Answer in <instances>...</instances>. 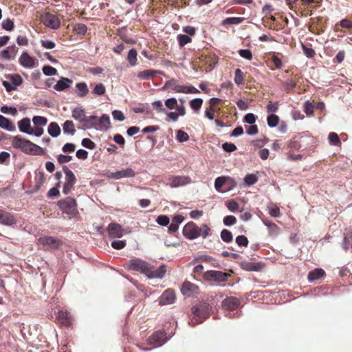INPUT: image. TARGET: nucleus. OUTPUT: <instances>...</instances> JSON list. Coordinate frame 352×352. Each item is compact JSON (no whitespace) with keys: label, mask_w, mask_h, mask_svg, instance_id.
I'll return each mask as SVG.
<instances>
[{"label":"nucleus","mask_w":352,"mask_h":352,"mask_svg":"<svg viewBox=\"0 0 352 352\" xmlns=\"http://www.w3.org/2000/svg\"><path fill=\"white\" fill-rule=\"evenodd\" d=\"M240 305L239 300L234 297H228L222 302L223 307L229 310H233L237 308Z\"/></svg>","instance_id":"412c9836"},{"label":"nucleus","mask_w":352,"mask_h":352,"mask_svg":"<svg viewBox=\"0 0 352 352\" xmlns=\"http://www.w3.org/2000/svg\"><path fill=\"white\" fill-rule=\"evenodd\" d=\"M2 28L7 31H12L14 28V21L10 19H6L2 21Z\"/></svg>","instance_id":"3c124183"},{"label":"nucleus","mask_w":352,"mask_h":352,"mask_svg":"<svg viewBox=\"0 0 352 352\" xmlns=\"http://www.w3.org/2000/svg\"><path fill=\"white\" fill-rule=\"evenodd\" d=\"M72 118L78 121L80 124L86 118L85 111L82 107H76L72 111Z\"/></svg>","instance_id":"bb28decb"},{"label":"nucleus","mask_w":352,"mask_h":352,"mask_svg":"<svg viewBox=\"0 0 352 352\" xmlns=\"http://www.w3.org/2000/svg\"><path fill=\"white\" fill-rule=\"evenodd\" d=\"M60 182H58L56 186L50 189V190L48 191L47 194V196L48 197H57L60 194V192H59V190H58V187L60 186Z\"/></svg>","instance_id":"13d9d810"},{"label":"nucleus","mask_w":352,"mask_h":352,"mask_svg":"<svg viewBox=\"0 0 352 352\" xmlns=\"http://www.w3.org/2000/svg\"><path fill=\"white\" fill-rule=\"evenodd\" d=\"M63 130L65 134L74 135L76 133L74 122L72 120H66L63 124Z\"/></svg>","instance_id":"2f4dec72"},{"label":"nucleus","mask_w":352,"mask_h":352,"mask_svg":"<svg viewBox=\"0 0 352 352\" xmlns=\"http://www.w3.org/2000/svg\"><path fill=\"white\" fill-rule=\"evenodd\" d=\"M127 269L134 270L144 274L147 278L162 279L165 276L167 266L161 265L157 269L154 270L153 266L148 262L136 258L129 261Z\"/></svg>","instance_id":"f257e3e1"},{"label":"nucleus","mask_w":352,"mask_h":352,"mask_svg":"<svg viewBox=\"0 0 352 352\" xmlns=\"http://www.w3.org/2000/svg\"><path fill=\"white\" fill-rule=\"evenodd\" d=\"M234 82L237 85H240L243 82V72L239 69H236L234 72Z\"/></svg>","instance_id":"603ef678"},{"label":"nucleus","mask_w":352,"mask_h":352,"mask_svg":"<svg viewBox=\"0 0 352 352\" xmlns=\"http://www.w3.org/2000/svg\"><path fill=\"white\" fill-rule=\"evenodd\" d=\"M156 222L162 226H166L170 222V219L166 215H160L156 219Z\"/></svg>","instance_id":"052dcab7"},{"label":"nucleus","mask_w":352,"mask_h":352,"mask_svg":"<svg viewBox=\"0 0 352 352\" xmlns=\"http://www.w3.org/2000/svg\"><path fill=\"white\" fill-rule=\"evenodd\" d=\"M41 22L47 27L56 30L60 27V20L55 15L50 13H44L41 15Z\"/></svg>","instance_id":"423d86ee"},{"label":"nucleus","mask_w":352,"mask_h":352,"mask_svg":"<svg viewBox=\"0 0 352 352\" xmlns=\"http://www.w3.org/2000/svg\"><path fill=\"white\" fill-rule=\"evenodd\" d=\"M43 73L46 76H52L57 74V70L50 65H45L43 67Z\"/></svg>","instance_id":"de8ad7c7"},{"label":"nucleus","mask_w":352,"mask_h":352,"mask_svg":"<svg viewBox=\"0 0 352 352\" xmlns=\"http://www.w3.org/2000/svg\"><path fill=\"white\" fill-rule=\"evenodd\" d=\"M228 179V177L223 176L217 177L214 181L215 190L219 192H223V191L221 190V188Z\"/></svg>","instance_id":"c9c22d12"},{"label":"nucleus","mask_w":352,"mask_h":352,"mask_svg":"<svg viewBox=\"0 0 352 352\" xmlns=\"http://www.w3.org/2000/svg\"><path fill=\"white\" fill-rule=\"evenodd\" d=\"M303 109H304V111L307 114V116H311L313 115L314 106L312 102H311L308 100L306 101L304 103Z\"/></svg>","instance_id":"5fc2aeb1"},{"label":"nucleus","mask_w":352,"mask_h":352,"mask_svg":"<svg viewBox=\"0 0 352 352\" xmlns=\"http://www.w3.org/2000/svg\"><path fill=\"white\" fill-rule=\"evenodd\" d=\"M173 91L177 93H183V94H198L199 91L195 88V87L185 86V85H179L177 84V86L173 87Z\"/></svg>","instance_id":"393cba45"},{"label":"nucleus","mask_w":352,"mask_h":352,"mask_svg":"<svg viewBox=\"0 0 352 352\" xmlns=\"http://www.w3.org/2000/svg\"><path fill=\"white\" fill-rule=\"evenodd\" d=\"M0 223L11 226L16 223V219L11 213L0 209Z\"/></svg>","instance_id":"ddd939ff"},{"label":"nucleus","mask_w":352,"mask_h":352,"mask_svg":"<svg viewBox=\"0 0 352 352\" xmlns=\"http://www.w3.org/2000/svg\"><path fill=\"white\" fill-rule=\"evenodd\" d=\"M177 41L179 42V45L181 47H184L185 45L191 42V38L186 34H179L177 36Z\"/></svg>","instance_id":"09e8293b"},{"label":"nucleus","mask_w":352,"mask_h":352,"mask_svg":"<svg viewBox=\"0 0 352 352\" xmlns=\"http://www.w3.org/2000/svg\"><path fill=\"white\" fill-rule=\"evenodd\" d=\"M1 112L4 114H10V115L14 116L17 113V109H16V108L13 107H8V106L4 105L1 107Z\"/></svg>","instance_id":"8fccbe9b"},{"label":"nucleus","mask_w":352,"mask_h":352,"mask_svg":"<svg viewBox=\"0 0 352 352\" xmlns=\"http://www.w3.org/2000/svg\"><path fill=\"white\" fill-rule=\"evenodd\" d=\"M352 242V230H348L344 234V239L342 243V247L344 250L349 248L350 244Z\"/></svg>","instance_id":"72a5a7b5"},{"label":"nucleus","mask_w":352,"mask_h":352,"mask_svg":"<svg viewBox=\"0 0 352 352\" xmlns=\"http://www.w3.org/2000/svg\"><path fill=\"white\" fill-rule=\"evenodd\" d=\"M137 52L134 48L131 49L129 51L127 55V60L129 61L131 65L135 66L137 65Z\"/></svg>","instance_id":"58836bf2"},{"label":"nucleus","mask_w":352,"mask_h":352,"mask_svg":"<svg viewBox=\"0 0 352 352\" xmlns=\"http://www.w3.org/2000/svg\"><path fill=\"white\" fill-rule=\"evenodd\" d=\"M81 144L84 147L91 150L94 149L96 148V144L89 138L82 139Z\"/></svg>","instance_id":"69168bd1"},{"label":"nucleus","mask_w":352,"mask_h":352,"mask_svg":"<svg viewBox=\"0 0 352 352\" xmlns=\"http://www.w3.org/2000/svg\"><path fill=\"white\" fill-rule=\"evenodd\" d=\"M32 122L35 126L43 127L47 123V119L45 117L36 116L32 118Z\"/></svg>","instance_id":"e433bc0d"},{"label":"nucleus","mask_w":352,"mask_h":352,"mask_svg":"<svg viewBox=\"0 0 352 352\" xmlns=\"http://www.w3.org/2000/svg\"><path fill=\"white\" fill-rule=\"evenodd\" d=\"M162 72L153 69H146L140 72L138 76L140 79H149L153 78L156 74H161Z\"/></svg>","instance_id":"7c9ffc66"},{"label":"nucleus","mask_w":352,"mask_h":352,"mask_svg":"<svg viewBox=\"0 0 352 352\" xmlns=\"http://www.w3.org/2000/svg\"><path fill=\"white\" fill-rule=\"evenodd\" d=\"M57 319L58 321L65 326H69L72 324L71 314L64 310H60L58 312Z\"/></svg>","instance_id":"5701e85b"},{"label":"nucleus","mask_w":352,"mask_h":352,"mask_svg":"<svg viewBox=\"0 0 352 352\" xmlns=\"http://www.w3.org/2000/svg\"><path fill=\"white\" fill-rule=\"evenodd\" d=\"M328 140H329L330 144H331L333 146H340L341 144V142H340L339 136L338 135L337 133H336L334 132H331L329 134Z\"/></svg>","instance_id":"c03bdc74"},{"label":"nucleus","mask_w":352,"mask_h":352,"mask_svg":"<svg viewBox=\"0 0 352 352\" xmlns=\"http://www.w3.org/2000/svg\"><path fill=\"white\" fill-rule=\"evenodd\" d=\"M175 294L171 289H166L159 298V304L161 305H170L175 302Z\"/></svg>","instance_id":"f8f14e48"},{"label":"nucleus","mask_w":352,"mask_h":352,"mask_svg":"<svg viewBox=\"0 0 352 352\" xmlns=\"http://www.w3.org/2000/svg\"><path fill=\"white\" fill-rule=\"evenodd\" d=\"M74 30L78 34L84 35L87 31V28L83 23H78L75 25Z\"/></svg>","instance_id":"0e129e2a"},{"label":"nucleus","mask_w":352,"mask_h":352,"mask_svg":"<svg viewBox=\"0 0 352 352\" xmlns=\"http://www.w3.org/2000/svg\"><path fill=\"white\" fill-rule=\"evenodd\" d=\"M105 86L102 83L100 82L95 85L91 94L96 96H102L105 93Z\"/></svg>","instance_id":"a18cd8bd"},{"label":"nucleus","mask_w":352,"mask_h":352,"mask_svg":"<svg viewBox=\"0 0 352 352\" xmlns=\"http://www.w3.org/2000/svg\"><path fill=\"white\" fill-rule=\"evenodd\" d=\"M136 175L135 171L131 168H127L116 172L107 173V177L113 179H120L122 178L134 177Z\"/></svg>","instance_id":"0eeeda50"},{"label":"nucleus","mask_w":352,"mask_h":352,"mask_svg":"<svg viewBox=\"0 0 352 352\" xmlns=\"http://www.w3.org/2000/svg\"><path fill=\"white\" fill-rule=\"evenodd\" d=\"M228 277V274L227 273L221 271L210 270L204 274L206 280L215 282H224L227 280Z\"/></svg>","instance_id":"9d476101"},{"label":"nucleus","mask_w":352,"mask_h":352,"mask_svg":"<svg viewBox=\"0 0 352 352\" xmlns=\"http://www.w3.org/2000/svg\"><path fill=\"white\" fill-rule=\"evenodd\" d=\"M47 132L51 137L56 138L60 134L61 130L57 122H52L48 125Z\"/></svg>","instance_id":"c756f323"},{"label":"nucleus","mask_w":352,"mask_h":352,"mask_svg":"<svg viewBox=\"0 0 352 352\" xmlns=\"http://www.w3.org/2000/svg\"><path fill=\"white\" fill-rule=\"evenodd\" d=\"M19 63L25 68H33L35 66L34 59L27 52H23L19 58Z\"/></svg>","instance_id":"f3484780"},{"label":"nucleus","mask_w":352,"mask_h":352,"mask_svg":"<svg viewBox=\"0 0 352 352\" xmlns=\"http://www.w3.org/2000/svg\"><path fill=\"white\" fill-rule=\"evenodd\" d=\"M110 118L107 114H103L100 118H98L96 124L97 131H106L110 128Z\"/></svg>","instance_id":"a211bd4d"},{"label":"nucleus","mask_w":352,"mask_h":352,"mask_svg":"<svg viewBox=\"0 0 352 352\" xmlns=\"http://www.w3.org/2000/svg\"><path fill=\"white\" fill-rule=\"evenodd\" d=\"M73 80L70 78L61 77L60 80L54 86V89L58 91H63L66 89L70 87Z\"/></svg>","instance_id":"aec40b11"},{"label":"nucleus","mask_w":352,"mask_h":352,"mask_svg":"<svg viewBox=\"0 0 352 352\" xmlns=\"http://www.w3.org/2000/svg\"><path fill=\"white\" fill-rule=\"evenodd\" d=\"M176 139L179 142H187L189 140V135L184 131L178 130L177 131Z\"/></svg>","instance_id":"864d4df0"},{"label":"nucleus","mask_w":352,"mask_h":352,"mask_svg":"<svg viewBox=\"0 0 352 352\" xmlns=\"http://www.w3.org/2000/svg\"><path fill=\"white\" fill-rule=\"evenodd\" d=\"M223 222L226 226H231L236 223V219L233 215H228L223 218Z\"/></svg>","instance_id":"4d7b16f0"},{"label":"nucleus","mask_w":352,"mask_h":352,"mask_svg":"<svg viewBox=\"0 0 352 352\" xmlns=\"http://www.w3.org/2000/svg\"><path fill=\"white\" fill-rule=\"evenodd\" d=\"M257 181L258 177L254 174L247 175L244 178V183L247 186H250L256 184Z\"/></svg>","instance_id":"49530a36"},{"label":"nucleus","mask_w":352,"mask_h":352,"mask_svg":"<svg viewBox=\"0 0 352 352\" xmlns=\"http://www.w3.org/2000/svg\"><path fill=\"white\" fill-rule=\"evenodd\" d=\"M236 243L239 246L247 247L248 245V239L244 235H239L236 238Z\"/></svg>","instance_id":"bf43d9fd"},{"label":"nucleus","mask_w":352,"mask_h":352,"mask_svg":"<svg viewBox=\"0 0 352 352\" xmlns=\"http://www.w3.org/2000/svg\"><path fill=\"white\" fill-rule=\"evenodd\" d=\"M201 228L195 223L190 221L184 226L182 232L186 239L192 240L201 236Z\"/></svg>","instance_id":"39448f33"},{"label":"nucleus","mask_w":352,"mask_h":352,"mask_svg":"<svg viewBox=\"0 0 352 352\" xmlns=\"http://www.w3.org/2000/svg\"><path fill=\"white\" fill-rule=\"evenodd\" d=\"M38 242L43 246L47 248H50L52 250L58 249L62 245V242L60 239L50 236L40 237Z\"/></svg>","instance_id":"1a4fd4ad"},{"label":"nucleus","mask_w":352,"mask_h":352,"mask_svg":"<svg viewBox=\"0 0 352 352\" xmlns=\"http://www.w3.org/2000/svg\"><path fill=\"white\" fill-rule=\"evenodd\" d=\"M10 140L14 148L19 149L25 154L41 155L44 153L41 147L21 135L12 136Z\"/></svg>","instance_id":"f03ea898"},{"label":"nucleus","mask_w":352,"mask_h":352,"mask_svg":"<svg viewBox=\"0 0 352 352\" xmlns=\"http://www.w3.org/2000/svg\"><path fill=\"white\" fill-rule=\"evenodd\" d=\"M57 205L62 212L67 214H74L77 211L76 201L70 197L59 200Z\"/></svg>","instance_id":"7ed1b4c3"},{"label":"nucleus","mask_w":352,"mask_h":352,"mask_svg":"<svg viewBox=\"0 0 352 352\" xmlns=\"http://www.w3.org/2000/svg\"><path fill=\"white\" fill-rule=\"evenodd\" d=\"M240 266L248 272H260L263 270L264 265L262 263L243 261L240 263Z\"/></svg>","instance_id":"2eb2a0df"},{"label":"nucleus","mask_w":352,"mask_h":352,"mask_svg":"<svg viewBox=\"0 0 352 352\" xmlns=\"http://www.w3.org/2000/svg\"><path fill=\"white\" fill-rule=\"evenodd\" d=\"M89 93V88L87 85L84 82H78L76 85V94L80 98L85 97Z\"/></svg>","instance_id":"cd10ccee"},{"label":"nucleus","mask_w":352,"mask_h":352,"mask_svg":"<svg viewBox=\"0 0 352 352\" xmlns=\"http://www.w3.org/2000/svg\"><path fill=\"white\" fill-rule=\"evenodd\" d=\"M203 100L199 98H194L190 101V106L192 110L197 112L201 107Z\"/></svg>","instance_id":"79ce46f5"},{"label":"nucleus","mask_w":352,"mask_h":352,"mask_svg":"<svg viewBox=\"0 0 352 352\" xmlns=\"http://www.w3.org/2000/svg\"><path fill=\"white\" fill-rule=\"evenodd\" d=\"M107 232L111 238H121L124 234L122 226L116 223H111L107 227Z\"/></svg>","instance_id":"9b49d317"},{"label":"nucleus","mask_w":352,"mask_h":352,"mask_svg":"<svg viewBox=\"0 0 352 352\" xmlns=\"http://www.w3.org/2000/svg\"><path fill=\"white\" fill-rule=\"evenodd\" d=\"M198 287L188 281H185L182 287L181 292L184 295H190L191 294L197 293Z\"/></svg>","instance_id":"a878e982"},{"label":"nucleus","mask_w":352,"mask_h":352,"mask_svg":"<svg viewBox=\"0 0 352 352\" xmlns=\"http://www.w3.org/2000/svg\"><path fill=\"white\" fill-rule=\"evenodd\" d=\"M222 148L227 153H231L236 150V146L233 143L225 142L222 144Z\"/></svg>","instance_id":"774afa93"},{"label":"nucleus","mask_w":352,"mask_h":352,"mask_svg":"<svg viewBox=\"0 0 352 352\" xmlns=\"http://www.w3.org/2000/svg\"><path fill=\"white\" fill-rule=\"evenodd\" d=\"M0 128L10 132H14L16 126L8 118L0 115Z\"/></svg>","instance_id":"b1692460"},{"label":"nucleus","mask_w":352,"mask_h":352,"mask_svg":"<svg viewBox=\"0 0 352 352\" xmlns=\"http://www.w3.org/2000/svg\"><path fill=\"white\" fill-rule=\"evenodd\" d=\"M72 160V156H71V155H63V154H59L57 156V162L60 164L68 163Z\"/></svg>","instance_id":"338daca9"},{"label":"nucleus","mask_w":352,"mask_h":352,"mask_svg":"<svg viewBox=\"0 0 352 352\" xmlns=\"http://www.w3.org/2000/svg\"><path fill=\"white\" fill-rule=\"evenodd\" d=\"M169 180L172 188H177L190 183V179L187 176H173Z\"/></svg>","instance_id":"4468645a"},{"label":"nucleus","mask_w":352,"mask_h":352,"mask_svg":"<svg viewBox=\"0 0 352 352\" xmlns=\"http://www.w3.org/2000/svg\"><path fill=\"white\" fill-rule=\"evenodd\" d=\"M63 170L65 174V182L76 184V177L74 173L67 166H63Z\"/></svg>","instance_id":"473e14b6"},{"label":"nucleus","mask_w":352,"mask_h":352,"mask_svg":"<svg viewBox=\"0 0 352 352\" xmlns=\"http://www.w3.org/2000/svg\"><path fill=\"white\" fill-rule=\"evenodd\" d=\"M220 236L221 240L226 243H230L233 240L232 233L227 229L221 230Z\"/></svg>","instance_id":"4c0bfd02"},{"label":"nucleus","mask_w":352,"mask_h":352,"mask_svg":"<svg viewBox=\"0 0 352 352\" xmlns=\"http://www.w3.org/2000/svg\"><path fill=\"white\" fill-rule=\"evenodd\" d=\"M302 48L303 53L307 58H311L315 56V54H316L315 51L312 48L308 47L302 43Z\"/></svg>","instance_id":"e2e57ef3"},{"label":"nucleus","mask_w":352,"mask_h":352,"mask_svg":"<svg viewBox=\"0 0 352 352\" xmlns=\"http://www.w3.org/2000/svg\"><path fill=\"white\" fill-rule=\"evenodd\" d=\"M165 105L169 109H175L178 106L177 100L175 98H170L166 100Z\"/></svg>","instance_id":"6e6d98bb"},{"label":"nucleus","mask_w":352,"mask_h":352,"mask_svg":"<svg viewBox=\"0 0 352 352\" xmlns=\"http://www.w3.org/2000/svg\"><path fill=\"white\" fill-rule=\"evenodd\" d=\"M263 223L267 228L268 234L270 236H273V237L278 236V234L280 232V228L278 227V226L276 223L272 222L269 219L263 220Z\"/></svg>","instance_id":"4be33fe9"},{"label":"nucleus","mask_w":352,"mask_h":352,"mask_svg":"<svg viewBox=\"0 0 352 352\" xmlns=\"http://www.w3.org/2000/svg\"><path fill=\"white\" fill-rule=\"evenodd\" d=\"M166 341V333L158 331L148 338L147 343L150 345H154V348H156L162 346Z\"/></svg>","instance_id":"6e6552de"},{"label":"nucleus","mask_w":352,"mask_h":352,"mask_svg":"<svg viewBox=\"0 0 352 352\" xmlns=\"http://www.w3.org/2000/svg\"><path fill=\"white\" fill-rule=\"evenodd\" d=\"M97 122L98 117L96 116H86L83 122L81 124V126L79 128L83 130L91 129H95L96 130Z\"/></svg>","instance_id":"dca6fc26"},{"label":"nucleus","mask_w":352,"mask_h":352,"mask_svg":"<svg viewBox=\"0 0 352 352\" xmlns=\"http://www.w3.org/2000/svg\"><path fill=\"white\" fill-rule=\"evenodd\" d=\"M192 312L195 316V318L191 320L192 326L203 322L209 316V309L206 306L193 307Z\"/></svg>","instance_id":"20e7f679"},{"label":"nucleus","mask_w":352,"mask_h":352,"mask_svg":"<svg viewBox=\"0 0 352 352\" xmlns=\"http://www.w3.org/2000/svg\"><path fill=\"white\" fill-rule=\"evenodd\" d=\"M18 128L20 132L30 135L32 128L29 118H24L18 122Z\"/></svg>","instance_id":"6ab92c4d"},{"label":"nucleus","mask_w":352,"mask_h":352,"mask_svg":"<svg viewBox=\"0 0 352 352\" xmlns=\"http://www.w3.org/2000/svg\"><path fill=\"white\" fill-rule=\"evenodd\" d=\"M324 274L325 272L322 269L316 268L309 272L307 278L309 282H313L314 280H318L323 277Z\"/></svg>","instance_id":"c85d7f7f"},{"label":"nucleus","mask_w":352,"mask_h":352,"mask_svg":"<svg viewBox=\"0 0 352 352\" xmlns=\"http://www.w3.org/2000/svg\"><path fill=\"white\" fill-rule=\"evenodd\" d=\"M279 122V117L276 114H271L267 118V125L270 128H274L277 126Z\"/></svg>","instance_id":"37998d69"},{"label":"nucleus","mask_w":352,"mask_h":352,"mask_svg":"<svg viewBox=\"0 0 352 352\" xmlns=\"http://www.w3.org/2000/svg\"><path fill=\"white\" fill-rule=\"evenodd\" d=\"M256 116L252 113H247L243 118V122L249 124H254L256 122Z\"/></svg>","instance_id":"680f3d73"},{"label":"nucleus","mask_w":352,"mask_h":352,"mask_svg":"<svg viewBox=\"0 0 352 352\" xmlns=\"http://www.w3.org/2000/svg\"><path fill=\"white\" fill-rule=\"evenodd\" d=\"M243 21L241 17H228L222 21V25H236L241 23Z\"/></svg>","instance_id":"a19ab883"},{"label":"nucleus","mask_w":352,"mask_h":352,"mask_svg":"<svg viewBox=\"0 0 352 352\" xmlns=\"http://www.w3.org/2000/svg\"><path fill=\"white\" fill-rule=\"evenodd\" d=\"M6 78L11 80L12 85L15 87V89L23 83V78L19 74L8 75Z\"/></svg>","instance_id":"f704fd0d"},{"label":"nucleus","mask_w":352,"mask_h":352,"mask_svg":"<svg viewBox=\"0 0 352 352\" xmlns=\"http://www.w3.org/2000/svg\"><path fill=\"white\" fill-rule=\"evenodd\" d=\"M45 180V174L43 172H40L35 177V189L36 190H38L40 189V188L43 186L44 182Z\"/></svg>","instance_id":"ea45409f"}]
</instances>
